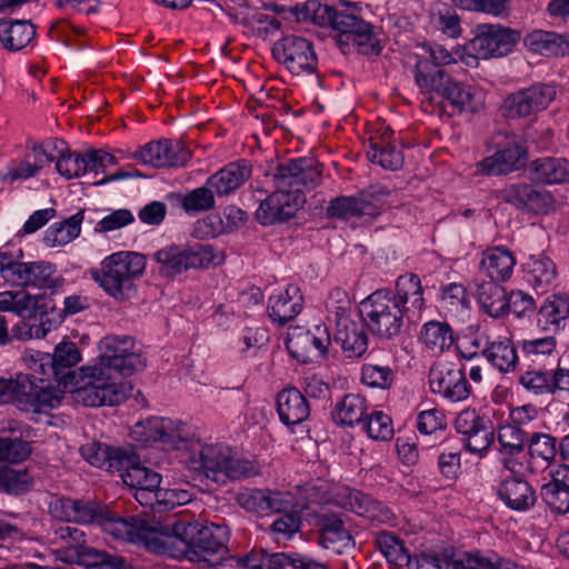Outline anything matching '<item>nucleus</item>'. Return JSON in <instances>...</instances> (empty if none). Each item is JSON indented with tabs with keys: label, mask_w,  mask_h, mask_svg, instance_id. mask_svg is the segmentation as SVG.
<instances>
[{
	"label": "nucleus",
	"mask_w": 569,
	"mask_h": 569,
	"mask_svg": "<svg viewBox=\"0 0 569 569\" xmlns=\"http://www.w3.org/2000/svg\"><path fill=\"white\" fill-rule=\"evenodd\" d=\"M146 367V359L136 349L131 337H106L94 363L79 369L80 386L73 390L74 401L87 407L117 406L131 390L118 377H128Z\"/></svg>",
	"instance_id": "f257e3e1"
},
{
	"label": "nucleus",
	"mask_w": 569,
	"mask_h": 569,
	"mask_svg": "<svg viewBox=\"0 0 569 569\" xmlns=\"http://www.w3.org/2000/svg\"><path fill=\"white\" fill-rule=\"evenodd\" d=\"M321 170L311 158L290 159L272 173L274 191L260 201L257 220L263 226L283 222L296 214L305 203V190L316 188Z\"/></svg>",
	"instance_id": "f03ea898"
},
{
	"label": "nucleus",
	"mask_w": 569,
	"mask_h": 569,
	"mask_svg": "<svg viewBox=\"0 0 569 569\" xmlns=\"http://www.w3.org/2000/svg\"><path fill=\"white\" fill-rule=\"evenodd\" d=\"M181 451L189 453L186 465L189 470L214 482H226L252 477L259 473L258 466L250 460L236 458L232 450L223 445H203L191 428L190 441Z\"/></svg>",
	"instance_id": "7ed1b4c3"
},
{
	"label": "nucleus",
	"mask_w": 569,
	"mask_h": 569,
	"mask_svg": "<svg viewBox=\"0 0 569 569\" xmlns=\"http://www.w3.org/2000/svg\"><path fill=\"white\" fill-rule=\"evenodd\" d=\"M308 8L313 10L315 19L340 32V46H346L348 50L352 48L365 56L380 53V40L375 32V27L359 18L355 13V8L348 6L335 8L316 1L309 2Z\"/></svg>",
	"instance_id": "20e7f679"
},
{
	"label": "nucleus",
	"mask_w": 569,
	"mask_h": 569,
	"mask_svg": "<svg viewBox=\"0 0 569 569\" xmlns=\"http://www.w3.org/2000/svg\"><path fill=\"white\" fill-rule=\"evenodd\" d=\"M146 256L136 251L113 252L100 262L99 269H91V278L116 300L123 301L136 292L134 281L146 270Z\"/></svg>",
	"instance_id": "39448f33"
},
{
	"label": "nucleus",
	"mask_w": 569,
	"mask_h": 569,
	"mask_svg": "<svg viewBox=\"0 0 569 569\" xmlns=\"http://www.w3.org/2000/svg\"><path fill=\"white\" fill-rule=\"evenodd\" d=\"M417 86L430 101L435 96L446 100L455 111L476 112L483 106V92L451 78L443 69L421 62L418 66Z\"/></svg>",
	"instance_id": "423d86ee"
},
{
	"label": "nucleus",
	"mask_w": 569,
	"mask_h": 569,
	"mask_svg": "<svg viewBox=\"0 0 569 569\" xmlns=\"http://www.w3.org/2000/svg\"><path fill=\"white\" fill-rule=\"evenodd\" d=\"M184 525L174 521L171 525L160 521H147L131 518L130 520L118 517L116 522L109 523V533L114 538L142 543L153 552L174 556L173 547L177 541L182 542L181 529Z\"/></svg>",
	"instance_id": "0eeeda50"
},
{
	"label": "nucleus",
	"mask_w": 569,
	"mask_h": 569,
	"mask_svg": "<svg viewBox=\"0 0 569 569\" xmlns=\"http://www.w3.org/2000/svg\"><path fill=\"white\" fill-rule=\"evenodd\" d=\"M363 320L372 335L390 340L399 336L407 316L393 300L391 289H379L360 303Z\"/></svg>",
	"instance_id": "6e6552de"
},
{
	"label": "nucleus",
	"mask_w": 569,
	"mask_h": 569,
	"mask_svg": "<svg viewBox=\"0 0 569 569\" xmlns=\"http://www.w3.org/2000/svg\"><path fill=\"white\" fill-rule=\"evenodd\" d=\"M13 379L12 400L17 401L20 410L42 412L57 408L63 398L60 390L51 386V378L40 375H18Z\"/></svg>",
	"instance_id": "1a4fd4ad"
},
{
	"label": "nucleus",
	"mask_w": 569,
	"mask_h": 569,
	"mask_svg": "<svg viewBox=\"0 0 569 569\" xmlns=\"http://www.w3.org/2000/svg\"><path fill=\"white\" fill-rule=\"evenodd\" d=\"M81 360V355L71 341H62L54 348L53 353L28 349L22 355V361L33 375L44 379L53 378L61 381L67 378L70 370Z\"/></svg>",
	"instance_id": "9d476101"
},
{
	"label": "nucleus",
	"mask_w": 569,
	"mask_h": 569,
	"mask_svg": "<svg viewBox=\"0 0 569 569\" xmlns=\"http://www.w3.org/2000/svg\"><path fill=\"white\" fill-rule=\"evenodd\" d=\"M191 427L167 418L150 417L137 422L131 429V438L141 446L161 442L164 447L181 450L190 441Z\"/></svg>",
	"instance_id": "9b49d317"
},
{
	"label": "nucleus",
	"mask_w": 569,
	"mask_h": 569,
	"mask_svg": "<svg viewBox=\"0 0 569 569\" xmlns=\"http://www.w3.org/2000/svg\"><path fill=\"white\" fill-rule=\"evenodd\" d=\"M230 538V530L226 525L209 523L202 526L188 541L182 539L184 557L200 569H207L226 549Z\"/></svg>",
	"instance_id": "f8f14e48"
},
{
	"label": "nucleus",
	"mask_w": 569,
	"mask_h": 569,
	"mask_svg": "<svg viewBox=\"0 0 569 569\" xmlns=\"http://www.w3.org/2000/svg\"><path fill=\"white\" fill-rule=\"evenodd\" d=\"M29 453L28 443L18 439L0 438V491L19 495L29 489L32 479L27 470L8 466L23 461Z\"/></svg>",
	"instance_id": "ddd939ff"
},
{
	"label": "nucleus",
	"mask_w": 569,
	"mask_h": 569,
	"mask_svg": "<svg viewBox=\"0 0 569 569\" xmlns=\"http://www.w3.org/2000/svg\"><path fill=\"white\" fill-rule=\"evenodd\" d=\"M455 429L461 437L465 449L480 458L492 446L496 435L491 421L476 409H463L455 419Z\"/></svg>",
	"instance_id": "4468645a"
},
{
	"label": "nucleus",
	"mask_w": 569,
	"mask_h": 569,
	"mask_svg": "<svg viewBox=\"0 0 569 569\" xmlns=\"http://www.w3.org/2000/svg\"><path fill=\"white\" fill-rule=\"evenodd\" d=\"M519 39V32L510 28L500 24H479L477 34L469 43V48L475 53L471 58L490 59L507 56Z\"/></svg>",
	"instance_id": "2eb2a0df"
},
{
	"label": "nucleus",
	"mask_w": 569,
	"mask_h": 569,
	"mask_svg": "<svg viewBox=\"0 0 569 569\" xmlns=\"http://www.w3.org/2000/svg\"><path fill=\"white\" fill-rule=\"evenodd\" d=\"M274 59L283 64L292 74L312 73L317 69L318 59L311 43L298 36H286L272 46Z\"/></svg>",
	"instance_id": "dca6fc26"
},
{
	"label": "nucleus",
	"mask_w": 569,
	"mask_h": 569,
	"mask_svg": "<svg viewBox=\"0 0 569 569\" xmlns=\"http://www.w3.org/2000/svg\"><path fill=\"white\" fill-rule=\"evenodd\" d=\"M330 343V333L325 325H317L310 330L295 328L286 339L290 355L302 363L323 357Z\"/></svg>",
	"instance_id": "f3484780"
},
{
	"label": "nucleus",
	"mask_w": 569,
	"mask_h": 569,
	"mask_svg": "<svg viewBox=\"0 0 569 569\" xmlns=\"http://www.w3.org/2000/svg\"><path fill=\"white\" fill-rule=\"evenodd\" d=\"M429 387L432 393L450 402L465 401L471 393L465 371L449 362H437L431 367Z\"/></svg>",
	"instance_id": "a211bd4d"
},
{
	"label": "nucleus",
	"mask_w": 569,
	"mask_h": 569,
	"mask_svg": "<svg viewBox=\"0 0 569 569\" xmlns=\"http://www.w3.org/2000/svg\"><path fill=\"white\" fill-rule=\"evenodd\" d=\"M557 96L551 83H535L519 90L503 101V113L509 118L526 117L545 110Z\"/></svg>",
	"instance_id": "6ab92c4d"
},
{
	"label": "nucleus",
	"mask_w": 569,
	"mask_h": 569,
	"mask_svg": "<svg viewBox=\"0 0 569 569\" xmlns=\"http://www.w3.org/2000/svg\"><path fill=\"white\" fill-rule=\"evenodd\" d=\"M133 158L153 168L183 167L191 158L190 150L180 140L151 141L134 152Z\"/></svg>",
	"instance_id": "aec40b11"
},
{
	"label": "nucleus",
	"mask_w": 569,
	"mask_h": 569,
	"mask_svg": "<svg viewBox=\"0 0 569 569\" xmlns=\"http://www.w3.org/2000/svg\"><path fill=\"white\" fill-rule=\"evenodd\" d=\"M130 463L119 471L124 485L134 490V499L143 507L154 506L158 501L161 476L138 462L137 456L130 451Z\"/></svg>",
	"instance_id": "412c9836"
},
{
	"label": "nucleus",
	"mask_w": 569,
	"mask_h": 569,
	"mask_svg": "<svg viewBox=\"0 0 569 569\" xmlns=\"http://www.w3.org/2000/svg\"><path fill=\"white\" fill-rule=\"evenodd\" d=\"M393 300L407 316V322L420 320L425 308L423 289L420 278L415 273H405L397 278Z\"/></svg>",
	"instance_id": "4be33fe9"
},
{
	"label": "nucleus",
	"mask_w": 569,
	"mask_h": 569,
	"mask_svg": "<svg viewBox=\"0 0 569 569\" xmlns=\"http://www.w3.org/2000/svg\"><path fill=\"white\" fill-rule=\"evenodd\" d=\"M473 345L481 348V355L498 371L502 373L513 372L518 366V353L512 341L507 337L490 338L481 336Z\"/></svg>",
	"instance_id": "5701e85b"
},
{
	"label": "nucleus",
	"mask_w": 569,
	"mask_h": 569,
	"mask_svg": "<svg viewBox=\"0 0 569 569\" xmlns=\"http://www.w3.org/2000/svg\"><path fill=\"white\" fill-rule=\"evenodd\" d=\"M303 298L296 284L276 290L268 301V316L277 326H283L295 319L302 310Z\"/></svg>",
	"instance_id": "b1692460"
},
{
	"label": "nucleus",
	"mask_w": 569,
	"mask_h": 569,
	"mask_svg": "<svg viewBox=\"0 0 569 569\" xmlns=\"http://www.w3.org/2000/svg\"><path fill=\"white\" fill-rule=\"evenodd\" d=\"M559 446L557 438L549 433L533 432L528 441L527 471L538 475L547 469L557 468L553 462L557 458Z\"/></svg>",
	"instance_id": "393cba45"
},
{
	"label": "nucleus",
	"mask_w": 569,
	"mask_h": 569,
	"mask_svg": "<svg viewBox=\"0 0 569 569\" xmlns=\"http://www.w3.org/2000/svg\"><path fill=\"white\" fill-rule=\"evenodd\" d=\"M526 148L520 140H512L492 156L478 163L479 171L487 176L507 174L519 169L526 159Z\"/></svg>",
	"instance_id": "a878e982"
},
{
	"label": "nucleus",
	"mask_w": 569,
	"mask_h": 569,
	"mask_svg": "<svg viewBox=\"0 0 569 569\" xmlns=\"http://www.w3.org/2000/svg\"><path fill=\"white\" fill-rule=\"evenodd\" d=\"M81 456L90 465L109 472L123 471L130 463V450L110 447L100 442H89L81 447Z\"/></svg>",
	"instance_id": "bb28decb"
},
{
	"label": "nucleus",
	"mask_w": 569,
	"mask_h": 569,
	"mask_svg": "<svg viewBox=\"0 0 569 569\" xmlns=\"http://www.w3.org/2000/svg\"><path fill=\"white\" fill-rule=\"evenodd\" d=\"M551 480L541 487L540 495L548 508L558 515L569 512V466L558 465L549 470Z\"/></svg>",
	"instance_id": "cd10ccee"
},
{
	"label": "nucleus",
	"mask_w": 569,
	"mask_h": 569,
	"mask_svg": "<svg viewBox=\"0 0 569 569\" xmlns=\"http://www.w3.org/2000/svg\"><path fill=\"white\" fill-rule=\"evenodd\" d=\"M252 173V167L247 160L230 162L210 176L206 184L219 197L228 196L239 189Z\"/></svg>",
	"instance_id": "c85d7f7f"
},
{
	"label": "nucleus",
	"mask_w": 569,
	"mask_h": 569,
	"mask_svg": "<svg viewBox=\"0 0 569 569\" xmlns=\"http://www.w3.org/2000/svg\"><path fill=\"white\" fill-rule=\"evenodd\" d=\"M569 317V297L563 293L548 296L537 311V326L546 332L557 333L566 328Z\"/></svg>",
	"instance_id": "c756f323"
},
{
	"label": "nucleus",
	"mask_w": 569,
	"mask_h": 569,
	"mask_svg": "<svg viewBox=\"0 0 569 569\" xmlns=\"http://www.w3.org/2000/svg\"><path fill=\"white\" fill-rule=\"evenodd\" d=\"M500 500L511 510L525 512L531 509L537 496L532 486L520 477H507L498 487Z\"/></svg>",
	"instance_id": "7c9ffc66"
},
{
	"label": "nucleus",
	"mask_w": 569,
	"mask_h": 569,
	"mask_svg": "<svg viewBox=\"0 0 569 569\" xmlns=\"http://www.w3.org/2000/svg\"><path fill=\"white\" fill-rule=\"evenodd\" d=\"M276 407L280 421L289 428L302 423L310 415L307 398L295 387L277 395Z\"/></svg>",
	"instance_id": "2f4dec72"
},
{
	"label": "nucleus",
	"mask_w": 569,
	"mask_h": 569,
	"mask_svg": "<svg viewBox=\"0 0 569 569\" xmlns=\"http://www.w3.org/2000/svg\"><path fill=\"white\" fill-rule=\"evenodd\" d=\"M335 340L348 358L361 357L368 348V336L365 325L351 317L339 318L336 322Z\"/></svg>",
	"instance_id": "473e14b6"
},
{
	"label": "nucleus",
	"mask_w": 569,
	"mask_h": 569,
	"mask_svg": "<svg viewBox=\"0 0 569 569\" xmlns=\"http://www.w3.org/2000/svg\"><path fill=\"white\" fill-rule=\"evenodd\" d=\"M502 198L517 209L533 212H548L551 207L550 194L529 184H510L503 189Z\"/></svg>",
	"instance_id": "72a5a7b5"
},
{
	"label": "nucleus",
	"mask_w": 569,
	"mask_h": 569,
	"mask_svg": "<svg viewBox=\"0 0 569 569\" xmlns=\"http://www.w3.org/2000/svg\"><path fill=\"white\" fill-rule=\"evenodd\" d=\"M51 306L41 295H30L26 291L0 292V311L13 312L19 317H31L46 313Z\"/></svg>",
	"instance_id": "f704fd0d"
},
{
	"label": "nucleus",
	"mask_w": 569,
	"mask_h": 569,
	"mask_svg": "<svg viewBox=\"0 0 569 569\" xmlns=\"http://www.w3.org/2000/svg\"><path fill=\"white\" fill-rule=\"evenodd\" d=\"M516 266V257L503 246L487 248L480 260L481 271L490 278V281L505 282L512 276Z\"/></svg>",
	"instance_id": "c9c22d12"
},
{
	"label": "nucleus",
	"mask_w": 569,
	"mask_h": 569,
	"mask_svg": "<svg viewBox=\"0 0 569 569\" xmlns=\"http://www.w3.org/2000/svg\"><path fill=\"white\" fill-rule=\"evenodd\" d=\"M319 543L336 553L352 546V539L342 519L337 515H325L319 519Z\"/></svg>",
	"instance_id": "e433bc0d"
},
{
	"label": "nucleus",
	"mask_w": 569,
	"mask_h": 569,
	"mask_svg": "<svg viewBox=\"0 0 569 569\" xmlns=\"http://www.w3.org/2000/svg\"><path fill=\"white\" fill-rule=\"evenodd\" d=\"M526 47L546 57L569 54V34L555 31L533 30L525 38Z\"/></svg>",
	"instance_id": "4c0bfd02"
},
{
	"label": "nucleus",
	"mask_w": 569,
	"mask_h": 569,
	"mask_svg": "<svg viewBox=\"0 0 569 569\" xmlns=\"http://www.w3.org/2000/svg\"><path fill=\"white\" fill-rule=\"evenodd\" d=\"M57 533L61 539L58 556L64 562L80 565L86 558L84 555L93 550V548L86 545L84 533L78 528L70 526L60 527Z\"/></svg>",
	"instance_id": "58836bf2"
},
{
	"label": "nucleus",
	"mask_w": 569,
	"mask_h": 569,
	"mask_svg": "<svg viewBox=\"0 0 569 569\" xmlns=\"http://www.w3.org/2000/svg\"><path fill=\"white\" fill-rule=\"evenodd\" d=\"M36 28L27 20H0V42L9 51H19L34 38Z\"/></svg>",
	"instance_id": "ea45409f"
},
{
	"label": "nucleus",
	"mask_w": 569,
	"mask_h": 569,
	"mask_svg": "<svg viewBox=\"0 0 569 569\" xmlns=\"http://www.w3.org/2000/svg\"><path fill=\"white\" fill-rule=\"evenodd\" d=\"M535 181L553 184L569 182V160L563 158H540L530 164Z\"/></svg>",
	"instance_id": "a19ab883"
},
{
	"label": "nucleus",
	"mask_w": 569,
	"mask_h": 569,
	"mask_svg": "<svg viewBox=\"0 0 569 569\" xmlns=\"http://www.w3.org/2000/svg\"><path fill=\"white\" fill-rule=\"evenodd\" d=\"M499 281H483L477 288V300L482 310L492 318L505 316V307L508 305V292L498 284Z\"/></svg>",
	"instance_id": "79ce46f5"
},
{
	"label": "nucleus",
	"mask_w": 569,
	"mask_h": 569,
	"mask_svg": "<svg viewBox=\"0 0 569 569\" xmlns=\"http://www.w3.org/2000/svg\"><path fill=\"white\" fill-rule=\"evenodd\" d=\"M419 340L435 355L445 352L455 342L450 326L440 321L426 322L421 328Z\"/></svg>",
	"instance_id": "37998d69"
},
{
	"label": "nucleus",
	"mask_w": 569,
	"mask_h": 569,
	"mask_svg": "<svg viewBox=\"0 0 569 569\" xmlns=\"http://www.w3.org/2000/svg\"><path fill=\"white\" fill-rule=\"evenodd\" d=\"M83 211H78L61 222L52 223L44 232V242L48 247L64 246L79 237Z\"/></svg>",
	"instance_id": "c03bdc74"
},
{
	"label": "nucleus",
	"mask_w": 569,
	"mask_h": 569,
	"mask_svg": "<svg viewBox=\"0 0 569 569\" xmlns=\"http://www.w3.org/2000/svg\"><path fill=\"white\" fill-rule=\"evenodd\" d=\"M366 411V399L359 395L349 393L337 402L331 415L337 425L353 427L362 422Z\"/></svg>",
	"instance_id": "a18cd8bd"
},
{
	"label": "nucleus",
	"mask_w": 569,
	"mask_h": 569,
	"mask_svg": "<svg viewBox=\"0 0 569 569\" xmlns=\"http://www.w3.org/2000/svg\"><path fill=\"white\" fill-rule=\"evenodd\" d=\"M22 256L21 249H4L0 257V277L10 286L27 287L29 262L21 261Z\"/></svg>",
	"instance_id": "49530a36"
},
{
	"label": "nucleus",
	"mask_w": 569,
	"mask_h": 569,
	"mask_svg": "<svg viewBox=\"0 0 569 569\" xmlns=\"http://www.w3.org/2000/svg\"><path fill=\"white\" fill-rule=\"evenodd\" d=\"M72 521L78 523H97L109 533V523L116 522L118 517L111 515L103 507L93 501L72 499Z\"/></svg>",
	"instance_id": "de8ad7c7"
},
{
	"label": "nucleus",
	"mask_w": 569,
	"mask_h": 569,
	"mask_svg": "<svg viewBox=\"0 0 569 569\" xmlns=\"http://www.w3.org/2000/svg\"><path fill=\"white\" fill-rule=\"evenodd\" d=\"M523 271L525 280L535 289L551 284L557 276L556 264L545 256H531L525 263Z\"/></svg>",
	"instance_id": "09e8293b"
},
{
	"label": "nucleus",
	"mask_w": 569,
	"mask_h": 569,
	"mask_svg": "<svg viewBox=\"0 0 569 569\" xmlns=\"http://www.w3.org/2000/svg\"><path fill=\"white\" fill-rule=\"evenodd\" d=\"M348 506L352 512L380 522L389 521L392 518V512L388 507L361 491L349 493Z\"/></svg>",
	"instance_id": "8fccbe9b"
},
{
	"label": "nucleus",
	"mask_w": 569,
	"mask_h": 569,
	"mask_svg": "<svg viewBox=\"0 0 569 569\" xmlns=\"http://www.w3.org/2000/svg\"><path fill=\"white\" fill-rule=\"evenodd\" d=\"M62 282L52 262L44 260L29 262L27 287L52 290L61 287Z\"/></svg>",
	"instance_id": "3c124183"
},
{
	"label": "nucleus",
	"mask_w": 569,
	"mask_h": 569,
	"mask_svg": "<svg viewBox=\"0 0 569 569\" xmlns=\"http://www.w3.org/2000/svg\"><path fill=\"white\" fill-rule=\"evenodd\" d=\"M421 52L417 53V61L413 69L415 82L417 83V74H418V66L421 62H427L428 64L435 66L436 69H441L442 66H449L458 62V56H460V50L455 52L447 50L443 46L439 43H422L418 47Z\"/></svg>",
	"instance_id": "603ef678"
},
{
	"label": "nucleus",
	"mask_w": 569,
	"mask_h": 569,
	"mask_svg": "<svg viewBox=\"0 0 569 569\" xmlns=\"http://www.w3.org/2000/svg\"><path fill=\"white\" fill-rule=\"evenodd\" d=\"M184 246H168L154 253L160 273L172 277L188 270Z\"/></svg>",
	"instance_id": "864d4df0"
},
{
	"label": "nucleus",
	"mask_w": 569,
	"mask_h": 569,
	"mask_svg": "<svg viewBox=\"0 0 569 569\" xmlns=\"http://www.w3.org/2000/svg\"><path fill=\"white\" fill-rule=\"evenodd\" d=\"M518 383L531 396H551L550 370L548 369L529 368L519 375Z\"/></svg>",
	"instance_id": "5fc2aeb1"
},
{
	"label": "nucleus",
	"mask_w": 569,
	"mask_h": 569,
	"mask_svg": "<svg viewBox=\"0 0 569 569\" xmlns=\"http://www.w3.org/2000/svg\"><path fill=\"white\" fill-rule=\"evenodd\" d=\"M372 163H377L387 170H398L403 164V156L397 147L385 139L380 142H372L367 151Z\"/></svg>",
	"instance_id": "6e6d98bb"
},
{
	"label": "nucleus",
	"mask_w": 569,
	"mask_h": 569,
	"mask_svg": "<svg viewBox=\"0 0 569 569\" xmlns=\"http://www.w3.org/2000/svg\"><path fill=\"white\" fill-rule=\"evenodd\" d=\"M389 191L382 186H371L356 194L358 217H376L380 213Z\"/></svg>",
	"instance_id": "4d7b16f0"
},
{
	"label": "nucleus",
	"mask_w": 569,
	"mask_h": 569,
	"mask_svg": "<svg viewBox=\"0 0 569 569\" xmlns=\"http://www.w3.org/2000/svg\"><path fill=\"white\" fill-rule=\"evenodd\" d=\"M188 269H206L222 262V256L211 246L194 242L184 246Z\"/></svg>",
	"instance_id": "13d9d810"
},
{
	"label": "nucleus",
	"mask_w": 569,
	"mask_h": 569,
	"mask_svg": "<svg viewBox=\"0 0 569 569\" xmlns=\"http://www.w3.org/2000/svg\"><path fill=\"white\" fill-rule=\"evenodd\" d=\"M517 343L522 356L531 361L553 356L558 346L557 338L553 335L522 339Z\"/></svg>",
	"instance_id": "bf43d9fd"
},
{
	"label": "nucleus",
	"mask_w": 569,
	"mask_h": 569,
	"mask_svg": "<svg viewBox=\"0 0 569 569\" xmlns=\"http://www.w3.org/2000/svg\"><path fill=\"white\" fill-rule=\"evenodd\" d=\"M376 545L388 562L405 567L409 559V553L402 541L390 532H380L376 537Z\"/></svg>",
	"instance_id": "052dcab7"
},
{
	"label": "nucleus",
	"mask_w": 569,
	"mask_h": 569,
	"mask_svg": "<svg viewBox=\"0 0 569 569\" xmlns=\"http://www.w3.org/2000/svg\"><path fill=\"white\" fill-rule=\"evenodd\" d=\"M214 206V191L207 184L191 190L181 198V207L188 214H198L213 209Z\"/></svg>",
	"instance_id": "680f3d73"
},
{
	"label": "nucleus",
	"mask_w": 569,
	"mask_h": 569,
	"mask_svg": "<svg viewBox=\"0 0 569 569\" xmlns=\"http://www.w3.org/2000/svg\"><path fill=\"white\" fill-rule=\"evenodd\" d=\"M57 172L66 179H74L87 172L84 153L60 150L56 159Z\"/></svg>",
	"instance_id": "e2e57ef3"
},
{
	"label": "nucleus",
	"mask_w": 569,
	"mask_h": 569,
	"mask_svg": "<svg viewBox=\"0 0 569 569\" xmlns=\"http://www.w3.org/2000/svg\"><path fill=\"white\" fill-rule=\"evenodd\" d=\"M498 451L523 453L525 431L513 425H501L497 429Z\"/></svg>",
	"instance_id": "0e129e2a"
},
{
	"label": "nucleus",
	"mask_w": 569,
	"mask_h": 569,
	"mask_svg": "<svg viewBox=\"0 0 569 569\" xmlns=\"http://www.w3.org/2000/svg\"><path fill=\"white\" fill-rule=\"evenodd\" d=\"M363 429L377 441H388L393 437L392 420L382 411H373L366 420Z\"/></svg>",
	"instance_id": "69168bd1"
},
{
	"label": "nucleus",
	"mask_w": 569,
	"mask_h": 569,
	"mask_svg": "<svg viewBox=\"0 0 569 569\" xmlns=\"http://www.w3.org/2000/svg\"><path fill=\"white\" fill-rule=\"evenodd\" d=\"M442 307L453 313L468 309L469 299L466 288L461 283H448L441 288Z\"/></svg>",
	"instance_id": "338daca9"
},
{
	"label": "nucleus",
	"mask_w": 569,
	"mask_h": 569,
	"mask_svg": "<svg viewBox=\"0 0 569 569\" xmlns=\"http://www.w3.org/2000/svg\"><path fill=\"white\" fill-rule=\"evenodd\" d=\"M240 557L246 569H279L284 559L283 552L268 553L263 549H252Z\"/></svg>",
	"instance_id": "774afa93"
}]
</instances>
